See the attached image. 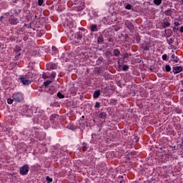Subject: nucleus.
<instances>
[{"instance_id": "1", "label": "nucleus", "mask_w": 183, "mask_h": 183, "mask_svg": "<svg viewBox=\"0 0 183 183\" xmlns=\"http://www.w3.org/2000/svg\"><path fill=\"white\" fill-rule=\"evenodd\" d=\"M12 98L15 102H22L24 101V94L21 92L13 94Z\"/></svg>"}, {"instance_id": "2", "label": "nucleus", "mask_w": 183, "mask_h": 183, "mask_svg": "<svg viewBox=\"0 0 183 183\" xmlns=\"http://www.w3.org/2000/svg\"><path fill=\"white\" fill-rule=\"evenodd\" d=\"M84 38V30L81 29H79V31L76 32L75 39L77 41H76V44H79L82 41V39Z\"/></svg>"}, {"instance_id": "3", "label": "nucleus", "mask_w": 183, "mask_h": 183, "mask_svg": "<svg viewBox=\"0 0 183 183\" xmlns=\"http://www.w3.org/2000/svg\"><path fill=\"white\" fill-rule=\"evenodd\" d=\"M19 172L21 175H26L29 172V166L28 164H24L19 169Z\"/></svg>"}, {"instance_id": "4", "label": "nucleus", "mask_w": 183, "mask_h": 183, "mask_svg": "<svg viewBox=\"0 0 183 183\" xmlns=\"http://www.w3.org/2000/svg\"><path fill=\"white\" fill-rule=\"evenodd\" d=\"M171 26V23H169V18H165L163 19L162 22V27L163 28H168Z\"/></svg>"}, {"instance_id": "5", "label": "nucleus", "mask_w": 183, "mask_h": 183, "mask_svg": "<svg viewBox=\"0 0 183 183\" xmlns=\"http://www.w3.org/2000/svg\"><path fill=\"white\" fill-rule=\"evenodd\" d=\"M9 22L10 25H18L19 21H18L17 18L13 17L9 20Z\"/></svg>"}, {"instance_id": "6", "label": "nucleus", "mask_w": 183, "mask_h": 183, "mask_svg": "<svg viewBox=\"0 0 183 183\" xmlns=\"http://www.w3.org/2000/svg\"><path fill=\"white\" fill-rule=\"evenodd\" d=\"M20 81L23 83V85H30L31 80L26 79L25 77L20 78Z\"/></svg>"}, {"instance_id": "7", "label": "nucleus", "mask_w": 183, "mask_h": 183, "mask_svg": "<svg viewBox=\"0 0 183 183\" xmlns=\"http://www.w3.org/2000/svg\"><path fill=\"white\" fill-rule=\"evenodd\" d=\"M48 71H51L52 69H56L57 65L56 64H49L46 65Z\"/></svg>"}, {"instance_id": "8", "label": "nucleus", "mask_w": 183, "mask_h": 183, "mask_svg": "<svg viewBox=\"0 0 183 183\" xmlns=\"http://www.w3.org/2000/svg\"><path fill=\"white\" fill-rule=\"evenodd\" d=\"M182 71V68L181 66H174L173 68V72L174 74H179Z\"/></svg>"}, {"instance_id": "9", "label": "nucleus", "mask_w": 183, "mask_h": 183, "mask_svg": "<svg viewBox=\"0 0 183 183\" xmlns=\"http://www.w3.org/2000/svg\"><path fill=\"white\" fill-rule=\"evenodd\" d=\"M101 95V90H96L93 94L94 99L99 98Z\"/></svg>"}, {"instance_id": "10", "label": "nucleus", "mask_w": 183, "mask_h": 183, "mask_svg": "<svg viewBox=\"0 0 183 183\" xmlns=\"http://www.w3.org/2000/svg\"><path fill=\"white\" fill-rule=\"evenodd\" d=\"M68 38H69V39L72 40L75 38L76 34H74V31H69L67 34Z\"/></svg>"}, {"instance_id": "11", "label": "nucleus", "mask_w": 183, "mask_h": 183, "mask_svg": "<svg viewBox=\"0 0 183 183\" xmlns=\"http://www.w3.org/2000/svg\"><path fill=\"white\" fill-rule=\"evenodd\" d=\"M113 54L114 56H119L121 55V51L118 49H115L113 50Z\"/></svg>"}, {"instance_id": "12", "label": "nucleus", "mask_w": 183, "mask_h": 183, "mask_svg": "<svg viewBox=\"0 0 183 183\" xmlns=\"http://www.w3.org/2000/svg\"><path fill=\"white\" fill-rule=\"evenodd\" d=\"M97 24H92L91 25V31L92 32H97Z\"/></svg>"}, {"instance_id": "13", "label": "nucleus", "mask_w": 183, "mask_h": 183, "mask_svg": "<svg viewBox=\"0 0 183 183\" xmlns=\"http://www.w3.org/2000/svg\"><path fill=\"white\" fill-rule=\"evenodd\" d=\"M97 44H104V36H100L97 38Z\"/></svg>"}, {"instance_id": "14", "label": "nucleus", "mask_w": 183, "mask_h": 183, "mask_svg": "<svg viewBox=\"0 0 183 183\" xmlns=\"http://www.w3.org/2000/svg\"><path fill=\"white\" fill-rule=\"evenodd\" d=\"M19 51H21V46H16L14 48V51L17 54V56H19V55H21V53H18V52H19Z\"/></svg>"}, {"instance_id": "15", "label": "nucleus", "mask_w": 183, "mask_h": 183, "mask_svg": "<svg viewBox=\"0 0 183 183\" xmlns=\"http://www.w3.org/2000/svg\"><path fill=\"white\" fill-rule=\"evenodd\" d=\"M99 118H101L102 119H105L107 118V113L102 112L99 114Z\"/></svg>"}, {"instance_id": "16", "label": "nucleus", "mask_w": 183, "mask_h": 183, "mask_svg": "<svg viewBox=\"0 0 183 183\" xmlns=\"http://www.w3.org/2000/svg\"><path fill=\"white\" fill-rule=\"evenodd\" d=\"M172 61H173L174 62H176V63H177L179 61V59H178V57H177L176 56H175V54H172Z\"/></svg>"}, {"instance_id": "17", "label": "nucleus", "mask_w": 183, "mask_h": 183, "mask_svg": "<svg viewBox=\"0 0 183 183\" xmlns=\"http://www.w3.org/2000/svg\"><path fill=\"white\" fill-rule=\"evenodd\" d=\"M154 5L159 6L162 4V0H154Z\"/></svg>"}, {"instance_id": "18", "label": "nucleus", "mask_w": 183, "mask_h": 183, "mask_svg": "<svg viewBox=\"0 0 183 183\" xmlns=\"http://www.w3.org/2000/svg\"><path fill=\"white\" fill-rule=\"evenodd\" d=\"M172 13V10L171 9L166 10L164 12L165 15H167V16H169Z\"/></svg>"}, {"instance_id": "19", "label": "nucleus", "mask_w": 183, "mask_h": 183, "mask_svg": "<svg viewBox=\"0 0 183 183\" xmlns=\"http://www.w3.org/2000/svg\"><path fill=\"white\" fill-rule=\"evenodd\" d=\"M127 28H128L129 31H132V29H134V24H132V23H130L127 26Z\"/></svg>"}, {"instance_id": "20", "label": "nucleus", "mask_w": 183, "mask_h": 183, "mask_svg": "<svg viewBox=\"0 0 183 183\" xmlns=\"http://www.w3.org/2000/svg\"><path fill=\"white\" fill-rule=\"evenodd\" d=\"M57 97L58 98H60V99L65 98V95L62 94V93L59 92L57 93Z\"/></svg>"}, {"instance_id": "21", "label": "nucleus", "mask_w": 183, "mask_h": 183, "mask_svg": "<svg viewBox=\"0 0 183 183\" xmlns=\"http://www.w3.org/2000/svg\"><path fill=\"white\" fill-rule=\"evenodd\" d=\"M51 83H52V81L51 80H47L44 82L45 86H48V85H49V84H51Z\"/></svg>"}, {"instance_id": "22", "label": "nucleus", "mask_w": 183, "mask_h": 183, "mask_svg": "<svg viewBox=\"0 0 183 183\" xmlns=\"http://www.w3.org/2000/svg\"><path fill=\"white\" fill-rule=\"evenodd\" d=\"M165 69L167 72H169L171 71V66H169V64L166 65Z\"/></svg>"}, {"instance_id": "23", "label": "nucleus", "mask_w": 183, "mask_h": 183, "mask_svg": "<svg viewBox=\"0 0 183 183\" xmlns=\"http://www.w3.org/2000/svg\"><path fill=\"white\" fill-rule=\"evenodd\" d=\"M103 61H104V57L103 56H100V57L98 58L97 62H99V64H101Z\"/></svg>"}, {"instance_id": "24", "label": "nucleus", "mask_w": 183, "mask_h": 183, "mask_svg": "<svg viewBox=\"0 0 183 183\" xmlns=\"http://www.w3.org/2000/svg\"><path fill=\"white\" fill-rule=\"evenodd\" d=\"M144 51H149V46L148 44H146L144 47H143Z\"/></svg>"}, {"instance_id": "25", "label": "nucleus", "mask_w": 183, "mask_h": 183, "mask_svg": "<svg viewBox=\"0 0 183 183\" xmlns=\"http://www.w3.org/2000/svg\"><path fill=\"white\" fill-rule=\"evenodd\" d=\"M14 99H7V104H9V105H11V104H12L14 102Z\"/></svg>"}, {"instance_id": "26", "label": "nucleus", "mask_w": 183, "mask_h": 183, "mask_svg": "<svg viewBox=\"0 0 183 183\" xmlns=\"http://www.w3.org/2000/svg\"><path fill=\"white\" fill-rule=\"evenodd\" d=\"M94 108H101V103L97 102Z\"/></svg>"}, {"instance_id": "27", "label": "nucleus", "mask_w": 183, "mask_h": 183, "mask_svg": "<svg viewBox=\"0 0 183 183\" xmlns=\"http://www.w3.org/2000/svg\"><path fill=\"white\" fill-rule=\"evenodd\" d=\"M104 79H106L107 81L111 79V76L109 74H106L104 76Z\"/></svg>"}, {"instance_id": "28", "label": "nucleus", "mask_w": 183, "mask_h": 183, "mask_svg": "<svg viewBox=\"0 0 183 183\" xmlns=\"http://www.w3.org/2000/svg\"><path fill=\"white\" fill-rule=\"evenodd\" d=\"M126 9H132V5H131L130 4H128L126 6H125Z\"/></svg>"}, {"instance_id": "29", "label": "nucleus", "mask_w": 183, "mask_h": 183, "mask_svg": "<svg viewBox=\"0 0 183 183\" xmlns=\"http://www.w3.org/2000/svg\"><path fill=\"white\" fill-rule=\"evenodd\" d=\"M52 51H54V54H56L58 52V49L53 46Z\"/></svg>"}, {"instance_id": "30", "label": "nucleus", "mask_w": 183, "mask_h": 183, "mask_svg": "<svg viewBox=\"0 0 183 183\" xmlns=\"http://www.w3.org/2000/svg\"><path fill=\"white\" fill-rule=\"evenodd\" d=\"M128 69H129V66L128 65H124L123 66V71H128Z\"/></svg>"}, {"instance_id": "31", "label": "nucleus", "mask_w": 183, "mask_h": 183, "mask_svg": "<svg viewBox=\"0 0 183 183\" xmlns=\"http://www.w3.org/2000/svg\"><path fill=\"white\" fill-rule=\"evenodd\" d=\"M108 89H109L108 86L102 88V92H104V93H107V91H108Z\"/></svg>"}, {"instance_id": "32", "label": "nucleus", "mask_w": 183, "mask_h": 183, "mask_svg": "<svg viewBox=\"0 0 183 183\" xmlns=\"http://www.w3.org/2000/svg\"><path fill=\"white\" fill-rule=\"evenodd\" d=\"M46 179L48 182H52V178L49 177V176H46Z\"/></svg>"}, {"instance_id": "33", "label": "nucleus", "mask_w": 183, "mask_h": 183, "mask_svg": "<svg viewBox=\"0 0 183 183\" xmlns=\"http://www.w3.org/2000/svg\"><path fill=\"white\" fill-rule=\"evenodd\" d=\"M55 76H56V73L55 71H53L51 74V78H55Z\"/></svg>"}, {"instance_id": "34", "label": "nucleus", "mask_w": 183, "mask_h": 183, "mask_svg": "<svg viewBox=\"0 0 183 183\" xmlns=\"http://www.w3.org/2000/svg\"><path fill=\"white\" fill-rule=\"evenodd\" d=\"M42 4H44V0H38V5L41 6Z\"/></svg>"}, {"instance_id": "35", "label": "nucleus", "mask_w": 183, "mask_h": 183, "mask_svg": "<svg viewBox=\"0 0 183 183\" xmlns=\"http://www.w3.org/2000/svg\"><path fill=\"white\" fill-rule=\"evenodd\" d=\"M81 149H82V151H84V152H85V151H86V149H88V147H86V145H84V146L81 147Z\"/></svg>"}, {"instance_id": "36", "label": "nucleus", "mask_w": 183, "mask_h": 183, "mask_svg": "<svg viewBox=\"0 0 183 183\" xmlns=\"http://www.w3.org/2000/svg\"><path fill=\"white\" fill-rule=\"evenodd\" d=\"M162 58L163 61H167L168 56L167 54H164Z\"/></svg>"}, {"instance_id": "37", "label": "nucleus", "mask_w": 183, "mask_h": 183, "mask_svg": "<svg viewBox=\"0 0 183 183\" xmlns=\"http://www.w3.org/2000/svg\"><path fill=\"white\" fill-rule=\"evenodd\" d=\"M167 42H168L169 45H171V44H172V42H173L172 39H169V40H167Z\"/></svg>"}, {"instance_id": "38", "label": "nucleus", "mask_w": 183, "mask_h": 183, "mask_svg": "<svg viewBox=\"0 0 183 183\" xmlns=\"http://www.w3.org/2000/svg\"><path fill=\"white\" fill-rule=\"evenodd\" d=\"M42 77L44 78V79H46L49 78V76H47L46 74H44L42 75Z\"/></svg>"}, {"instance_id": "39", "label": "nucleus", "mask_w": 183, "mask_h": 183, "mask_svg": "<svg viewBox=\"0 0 183 183\" xmlns=\"http://www.w3.org/2000/svg\"><path fill=\"white\" fill-rule=\"evenodd\" d=\"M180 24L178 21L174 22V26H179Z\"/></svg>"}, {"instance_id": "40", "label": "nucleus", "mask_w": 183, "mask_h": 183, "mask_svg": "<svg viewBox=\"0 0 183 183\" xmlns=\"http://www.w3.org/2000/svg\"><path fill=\"white\" fill-rule=\"evenodd\" d=\"M129 55H128V53H126L123 55V58L124 59H125V58H128Z\"/></svg>"}, {"instance_id": "41", "label": "nucleus", "mask_w": 183, "mask_h": 183, "mask_svg": "<svg viewBox=\"0 0 183 183\" xmlns=\"http://www.w3.org/2000/svg\"><path fill=\"white\" fill-rule=\"evenodd\" d=\"M173 31L174 32H178V28H177V27H173Z\"/></svg>"}, {"instance_id": "42", "label": "nucleus", "mask_w": 183, "mask_h": 183, "mask_svg": "<svg viewBox=\"0 0 183 183\" xmlns=\"http://www.w3.org/2000/svg\"><path fill=\"white\" fill-rule=\"evenodd\" d=\"M54 118H56V114H53V115L51 117L50 119H54Z\"/></svg>"}, {"instance_id": "43", "label": "nucleus", "mask_w": 183, "mask_h": 183, "mask_svg": "<svg viewBox=\"0 0 183 183\" xmlns=\"http://www.w3.org/2000/svg\"><path fill=\"white\" fill-rule=\"evenodd\" d=\"M108 41H109V42H114V39L109 38Z\"/></svg>"}, {"instance_id": "44", "label": "nucleus", "mask_w": 183, "mask_h": 183, "mask_svg": "<svg viewBox=\"0 0 183 183\" xmlns=\"http://www.w3.org/2000/svg\"><path fill=\"white\" fill-rule=\"evenodd\" d=\"M4 16H0V22H2L4 21Z\"/></svg>"}, {"instance_id": "45", "label": "nucleus", "mask_w": 183, "mask_h": 183, "mask_svg": "<svg viewBox=\"0 0 183 183\" xmlns=\"http://www.w3.org/2000/svg\"><path fill=\"white\" fill-rule=\"evenodd\" d=\"M50 94L52 95L54 94H55V91H52L51 92H50Z\"/></svg>"}, {"instance_id": "46", "label": "nucleus", "mask_w": 183, "mask_h": 183, "mask_svg": "<svg viewBox=\"0 0 183 183\" xmlns=\"http://www.w3.org/2000/svg\"><path fill=\"white\" fill-rule=\"evenodd\" d=\"M181 5H183V0L180 1Z\"/></svg>"}, {"instance_id": "47", "label": "nucleus", "mask_w": 183, "mask_h": 183, "mask_svg": "<svg viewBox=\"0 0 183 183\" xmlns=\"http://www.w3.org/2000/svg\"><path fill=\"white\" fill-rule=\"evenodd\" d=\"M81 118L84 119V118H85V116H82Z\"/></svg>"}, {"instance_id": "48", "label": "nucleus", "mask_w": 183, "mask_h": 183, "mask_svg": "<svg viewBox=\"0 0 183 183\" xmlns=\"http://www.w3.org/2000/svg\"><path fill=\"white\" fill-rule=\"evenodd\" d=\"M150 71H152V69H150Z\"/></svg>"}, {"instance_id": "49", "label": "nucleus", "mask_w": 183, "mask_h": 183, "mask_svg": "<svg viewBox=\"0 0 183 183\" xmlns=\"http://www.w3.org/2000/svg\"><path fill=\"white\" fill-rule=\"evenodd\" d=\"M169 147H170V148H172V146H169Z\"/></svg>"}, {"instance_id": "50", "label": "nucleus", "mask_w": 183, "mask_h": 183, "mask_svg": "<svg viewBox=\"0 0 183 183\" xmlns=\"http://www.w3.org/2000/svg\"><path fill=\"white\" fill-rule=\"evenodd\" d=\"M1 44H0V48H1Z\"/></svg>"}]
</instances>
